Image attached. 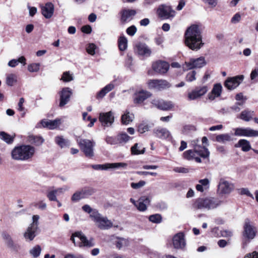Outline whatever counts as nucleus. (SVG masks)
<instances>
[{"label": "nucleus", "mask_w": 258, "mask_h": 258, "mask_svg": "<svg viewBox=\"0 0 258 258\" xmlns=\"http://www.w3.org/2000/svg\"><path fill=\"white\" fill-rule=\"evenodd\" d=\"M185 44L192 50L197 51L201 48L203 42L202 31L200 26L194 24L189 27L184 34Z\"/></svg>", "instance_id": "f257e3e1"}, {"label": "nucleus", "mask_w": 258, "mask_h": 258, "mask_svg": "<svg viewBox=\"0 0 258 258\" xmlns=\"http://www.w3.org/2000/svg\"><path fill=\"white\" fill-rule=\"evenodd\" d=\"M35 149L30 145H21L16 147L11 152L12 158L15 160L27 161L34 155Z\"/></svg>", "instance_id": "f03ea898"}, {"label": "nucleus", "mask_w": 258, "mask_h": 258, "mask_svg": "<svg viewBox=\"0 0 258 258\" xmlns=\"http://www.w3.org/2000/svg\"><path fill=\"white\" fill-rule=\"evenodd\" d=\"M221 204V201L213 198L199 199L193 204L195 210L206 209L210 210L216 208Z\"/></svg>", "instance_id": "7ed1b4c3"}, {"label": "nucleus", "mask_w": 258, "mask_h": 258, "mask_svg": "<svg viewBox=\"0 0 258 258\" xmlns=\"http://www.w3.org/2000/svg\"><path fill=\"white\" fill-rule=\"evenodd\" d=\"M76 141L86 156L89 158L94 156V147L95 146V142L93 140L82 139L79 137H77Z\"/></svg>", "instance_id": "20e7f679"}, {"label": "nucleus", "mask_w": 258, "mask_h": 258, "mask_svg": "<svg viewBox=\"0 0 258 258\" xmlns=\"http://www.w3.org/2000/svg\"><path fill=\"white\" fill-rule=\"evenodd\" d=\"M92 220L100 229L107 230L113 226L112 222L106 217L103 216L99 213L95 212L93 215H92Z\"/></svg>", "instance_id": "39448f33"}, {"label": "nucleus", "mask_w": 258, "mask_h": 258, "mask_svg": "<svg viewBox=\"0 0 258 258\" xmlns=\"http://www.w3.org/2000/svg\"><path fill=\"white\" fill-rule=\"evenodd\" d=\"M71 240L75 245L80 247L83 246L92 247L94 245L91 240L87 239L82 232H76L73 233L71 237Z\"/></svg>", "instance_id": "423d86ee"}, {"label": "nucleus", "mask_w": 258, "mask_h": 258, "mask_svg": "<svg viewBox=\"0 0 258 258\" xmlns=\"http://www.w3.org/2000/svg\"><path fill=\"white\" fill-rule=\"evenodd\" d=\"M157 14L162 19H172L175 17L176 12L170 6L162 4L158 8Z\"/></svg>", "instance_id": "0eeeda50"}, {"label": "nucleus", "mask_w": 258, "mask_h": 258, "mask_svg": "<svg viewBox=\"0 0 258 258\" xmlns=\"http://www.w3.org/2000/svg\"><path fill=\"white\" fill-rule=\"evenodd\" d=\"M256 229L255 227L252 225L250 220L246 219L243 225V231L242 236L245 241H249L253 239L256 236Z\"/></svg>", "instance_id": "6e6552de"}, {"label": "nucleus", "mask_w": 258, "mask_h": 258, "mask_svg": "<svg viewBox=\"0 0 258 258\" xmlns=\"http://www.w3.org/2000/svg\"><path fill=\"white\" fill-rule=\"evenodd\" d=\"M147 84L149 89L158 91L166 89L171 87L170 84L165 80H150Z\"/></svg>", "instance_id": "1a4fd4ad"}, {"label": "nucleus", "mask_w": 258, "mask_h": 258, "mask_svg": "<svg viewBox=\"0 0 258 258\" xmlns=\"http://www.w3.org/2000/svg\"><path fill=\"white\" fill-rule=\"evenodd\" d=\"M208 91L206 86L196 87L187 94V99L189 101L195 100L205 95Z\"/></svg>", "instance_id": "9d476101"}, {"label": "nucleus", "mask_w": 258, "mask_h": 258, "mask_svg": "<svg viewBox=\"0 0 258 258\" xmlns=\"http://www.w3.org/2000/svg\"><path fill=\"white\" fill-rule=\"evenodd\" d=\"M204 57L201 56L197 58H190L189 61L185 62V66L188 70L193 69H200L206 64Z\"/></svg>", "instance_id": "9b49d317"}, {"label": "nucleus", "mask_w": 258, "mask_h": 258, "mask_svg": "<svg viewBox=\"0 0 258 258\" xmlns=\"http://www.w3.org/2000/svg\"><path fill=\"white\" fill-rule=\"evenodd\" d=\"M234 135L239 137H257L258 131L250 127H238L234 129Z\"/></svg>", "instance_id": "f8f14e48"}, {"label": "nucleus", "mask_w": 258, "mask_h": 258, "mask_svg": "<svg viewBox=\"0 0 258 258\" xmlns=\"http://www.w3.org/2000/svg\"><path fill=\"white\" fill-rule=\"evenodd\" d=\"M99 120L103 126H110L114 121L113 113L111 111L107 112H101L99 114Z\"/></svg>", "instance_id": "ddd939ff"}, {"label": "nucleus", "mask_w": 258, "mask_h": 258, "mask_svg": "<svg viewBox=\"0 0 258 258\" xmlns=\"http://www.w3.org/2000/svg\"><path fill=\"white\" fill-rule=\"evenodd\" d=\"M243 78L244 77L243 75L228 78L225 82L224 86L228 90H233L239 85L242 82Z\"/></svg>", "instance_id": "4468645a"}, {"label": "nucleus", "mask_w": 258, "mask_h": 258, "mask_svg": "<svg viewBox=\"0 0 258 258\" xmlns=\"http://www.w3.org/2000/svg\"><path fill=\"white\" fill-rule=\"evenodd\" d=\"M72 94V90L70 88L66 87L62 89L59 93L60 100L59 106L60 107H63L70 101Z\"/></svg>", "instance_id": "2eb2a0df"}, {"label": "nucleus", "mask_w": 258, "mask_h": 258, "mask_svg": "<svg viewBox=\"0 0 258 258\" xmlns=\"http://www.w3.org/2000/svg\"><path fill=\"white\" fill-rule=\"evenodd\" d=\"M91 166L95 170H107L111 168H125L127 166V164L125 163H106L92 165Z\"/></svg>", "instance_id": "dca6fc26"}, {"label": "nucleus", "mask_w": 258, "mask_h": 258, "mask_svg": "<svg viewBox=\"0 0 258 258\" xmlns=\"http://www.w3.org/2000/svg\"><path fill=\"white\" fill-rule=\"evenodd\" d=\"M152 69L157 73L165 74L169 69V64L166 61L159 60L153 63Z\"/></svg>", "instance_id": "f3484780"}, {"label": "nucleus", "mask_w": 258, "mask_h": 258, "mask_svg": "<svg viewBox=\"0 0 258 258\" xmlns=\"http://www.w3.org/2000/svg\"><path fill=\"white\" fill-rule=\"evenodd\" d=\"M233 189V185L228 181L221 179H220L218 191L220 194L226 195L230 194Z\"/></svg>", "instance_id": "a211bd4d"}, {"label": "nucleus", "mask_w": 258, "mask_h": 258, "mask_svg": "<svg viewBox=\"0 0 258 258\" xmlns=\"http://www.w3.org/2000/svg\"><path fill=\"white\" fill-rule=\"evenodd\" d=\"M199 142L200 141L199 139H196L192 141V145L194 146L195 152L197 154L203 158H205L208 157L210 154L209 151L205 146L202 147L199 145L198 144Z\"/></svg>", "instance_id": "6ab92c4d"}, {"label": "nucleus", "mask_w": 258, "mask_h": 258, "mask_svg": "<svg viewBox=\"0 0 258 258\" xmlns=\"http://www.w3.org/2000/svg\"><path fill=\"white\" fill-rule=\"evenodd\" d=\"M172 243L176 249H183L186 245L184 236L183 233L179 232L175 234L172 239Z\"/></svg>", "instance_id": "aec40b11"}, {"label": "nucleus", "mask_w": 258, "mask_h": 258, "mask_svg": "<svg viewBox=\"0 0 258 258\" xmlns=\"http://www.w3.org/2000/svg\"><path fill=\"white\" fill-rule=\"evenodd\" d=\"M155 137L161 140H170L172 139L170 132L165 128H155L153 131Z\"/></svg>", "instance_id": "412c9836"}, {"label": "nucleus", "mask_w": 258, "mask_h": 258, "mask_svg": "<svg viewBox=\"0 0 258 258\" xmlns=\"http://www.w3.org/2000/svg\"><path fill=\"white\" fill-rule=\"evenodd\" d=\"M42 15L46 19L51 18L54 13V7L53 4L51 2L47 3L45 5H40Z\"/></svg>", "instance_id": "4be33fe9"}, {"label": "nucleus", "mask_w": 258, "mask_h": 258, "mask_svg": "<svg viewBox=\"0 0 258 258\" xmlns=\"http://www.w3.org/2000/svg\"><path fill=\"white\" fill-rule=\"evenodd\" d=\"M152 104L158 108L164 110H169L173 106L171 102L158 99H153L152 101Z\"/></svg>", "instance_id": "5701e85b"}, {"label": "nucleus", "mask_w": 258, "mask_h": 258, "mask_svg": "<svg viewBox=\"0 0 258 258\" xmlns=\"http://www.w3.org/2000/svg\"><path fill=\"white\" fill-rule=\"evenodd\" d=\"M151 96V94L148 91L144 90L139 91L134 95V102L135 104H141Z\"/></svg>", "instance_id": "b1692460"}, {"label": "nucleus", "mask_w": 258, "mask_h": 258, "mask_svg": "<svg viewBox=\"0 0 258 258\" xmlns=\"http://www.w3.org/2000/svg\"><path fill=\"white\" fill-rule=\"evenodd\" d=\"M136 11L133 9H124L121 12L120 20L123 23L130 21L136 14Z\"/></svg>", "instance_id": "393cba45"}, {"label": "nucleus", "mask_w": 258, "mask_h": 258, "mask_svg": "<svg viewBox=\"0 0 258 258\" xmlns=\"http://www.w3.org/2000/svg\"><path fill=\"white\" fill-rule=\"evenodd\" d=\"M2 236L7 246L14 251H17V245L15 243L11 236L6 232L2 233Z\"/></svg>", "instance_id": "a878e982"}, {"label": "nucleus", "mask_w": 258, "mask_h": 258, "mask_svg": "<svg viewBox=\"0 0 258 258\" xmlns=\"http://www.w3.org/2000/svg\"><path fill=\"white\" fill-rule=\"evenodd\" d=\"M38 229L36 227L29 226L26 231L24 232L23 236L26 241H32L37 234Z\"/></svg>", "instance_id": "bb28decb"}, {"label": "nucleus", "mask_w": 258, "mask_h": 258, "mask_svg": "<svg viewBox=\"0 0 258 258\" xmlns=\"http://www.w3.org/2000/svg\"><path fill=\"white\" fill-rule=\"evenodd\" d=\"M41 124L44 127L48 128L49 130H53L60 124V120L59 119L53 120L44 119L41 120Z\"/></svg>", "instance_id": "cd10ccee"}, {"label": "nucleus", "mask_w": 258, "mask_h": 258, "mask_svg": "<svg viewBox=\"0 0 258 258\" xmlns=\"http://www.w3.org/2000/svg\"><path fill=\"white\" fill-rule=\"evenodd\" d=\"M136 49L139 54L149 56L151 53L150 49L144 43H139L136 45Z\"/></svg>", "instance_id": "c85d7f7f"}, {"label": "nucleus", "mask_w": 258, "mask_h": 258, "mask_svg": "<svg viewBox=\"0 0 258 258\" xmlns=\"http://www.w3.org/2000/svg\"><path fill=\"white\" fill-rule=\"evenodd\" d=\"M222 87L220 84H216L214 86V87L211 91V93L209 94V99L211 100H213L215 98L219 97L222 92Z\"/></svg>", "instance_id": "c756f323"}, {"label": "nucleus", "mask_w": 258, "mask_h": 258, "mask_svg": "<svg viewBox=\"0 0 258 258\" xmlns=\"http://www.w3.org/2000/svg\"><path fill=\"white\" fill-rule=\"evenodd\" d=\"M150 203V200L147 197H142L139 199L138 204L136 205L137 209L141 212H144L147 210V205Z\"/></svg>", "instance_id": "7c9ffc66"}, {"label": "nucleus", "mask_w": 258, "mask_h": 258, "mask_svg": "<svg viewBox=\"0 0 258 258\" xmlns=\"http://www.w3.org/2000/svg\"><path fill=\"white\" fill-rule=\"evenodd\" d=\"M235 147L236 148H241L243 152H247L251 149V146L249 142L245 139H240L238 143L235 144Z\"/></svg>", "instance_id": "2f4dec72"}, {"label": "nucleus", "mask_w": 258, "mask_h": 258, "mask_svg": "<svg viewBox=\"0 0 258 258\" xmlns=\"http://www.w3.org/2000/svg\"><path fill=\"white\" fill-rule=\"evenodd\" d=\"M134 118V114L131 113L128 111L126 110L124 113L121 115V122L123 124H128L133 121Z\"/></svg>", "instance_id": "473e14b6"}, {"label": "nucleus", "mask_w": 258, "mask_h": 258, "mask_svg": "<svg viewBox=\"0 0 258 258\" xmlns=\"http://www.w3.org/2000/svg\"><path fill=\"white\" fill-rule=\"evenodd\" d=\"M28 140L31 144L36 146H40L44 142V139L39 136L30 135L28 137Z\"/></svg>", "instance_id": "72a5a7b5"}, {"label": "nucleus", "mask_w": 258, "mask_h": 258, "mask_svg": "<svg viewBox=\"0 0 258 258\" xmlns=\"http://www.w3.org/2000/svg\"><path fill=\"white\" fill-rule=\"evenodd\" d=\"M55 142L61 148L68 147L70 142L68 139H64L62 136H57L55 138Z\"/></svg>", "instance_id": "f704fd0d"}, {"label": "nucleus", "mask_w": 258, "mask_h": 258, "mask_svg": "<svg viewBox=\"0 0 258 258\" xmlns=\"http://www.w3.org/2000/svg\"><path fill=\"white\" fill-rule=\"evenodd\" d=\"M131 150L132 155H139L144 153L145 148L142 147V146L138 143H136L132 147Z\"/></svg>", "instance_id": "c9c22d12"}, {"label": "nucleus", "mask_w": 258, "mask_h": 258, "mask_svg": "<svg viewBox=\"0 0 258 258\" xmlns=\"http://www.w3.org/2000/svg\"><path fill=\"white\" fill-rule=\"evenodd\" d=\"M153 126V124H149L146 122H143L139 125L138 131L140 134H144L145 132L149 131L150 128Z\"/></svg>", "instance_id": "e433bc0d"}, {"label": "nucleus", "mask_w": 258, "mask_h": 258, "mask_svg": "<svg viewBox=\"0 0 258 258\" xmlns=\"http://www.w3.org/2000/svg\"><path fill=\"white\" fill-rule=\"evenodd\" d=\"M117 140L118 144H124L130 141L132 138L128 136L126 133H121L117 136Z\"/></svg>", "instance_id": "4c0bfd02"}, {"label": "nucleus", "mask_w": 258, "mask_h": 258, "mask_svg": "<svg viewBox=\"0 0 258 258\" xmlns=\"http://www.w3.org/2000/svg\"><path fill=\"white\" fill-rule=\"evenodd\" d=\"M216 140L218 142L225 143L232 140L231 137L228 134H223L217 136Z\"/></svg>", "instance_id": "58836bf2"}, {"label": "nucleus", "mask_w": 258, "mask_h": 258, "mask_svg": "<svg viewBox=\"0 0 258 258\" xmlns=\"http://www.w3.org/2000/svg\"><path fill=\"white\" fill-rule=\"evenodd\" d=\"M41 248L40 245H36L29 250V253L34 257H38L41 252Z\"/></svg>", "instance_id": "ea45409f"}, {"label": "nucleus", "mask_w": 258, "mask_h": 258, "mask_svg": "<svg viewBox=\"0 0 258 258\" xmlns=\"http://www.w3.org/2000/svg\"><path fill=\"white\" fill-rule=\"evenodd\" d=\"M17 81V77L14 74H10L7 75L6 78V84L9 86H12Z\"/></svg>", "instance_id": "a19ab883"}, {"label": "nucleus", "mask_w": 258, "mask_h": 258, "mask_svg": "<svg viewBox=\"0 0 258 258\" xmlns=\"http://www.w3.org/2000/svg\"><path fill=\"white\" fill-rule=\"evenodd\" d=\"M253 113V111L244 110L241 112L239 117L244 121H248L252 118Z\"/></svg>", "instance_id": "79ce46f5"}, {"label": "nucleus", "mask_w": 258, "mask_h": 258, "mask_svg": "<svg viewBox=\"0 0 258 258\" xmlns=\"http://www.w3.org/2000/svg\"><path fill=\"white\" fill-rule=\"evenodd\" d=\"M85 197L81 189L76 191L74 194L72 195L71 197V200L73 202H77L79 201L80 200L85 199Z\"/></svg>", "instance_id": "37998d69"}, {"label": "nucleus", "mask_w": 258, "mask_h": 258, "mask_svg": "<svg viewBox=\"0 0 258 258\" xmlns=\"http://www.w3.org/2000/svg\"><path fill=\"white\" fill-rule=\"evenodd\" d=\"M0 139L8 144L12 143L14 140L13 137L4 132H0Z\"/></svg>", "instance_id": "c03bdc74"}, {"label": "nucleus", "mask_w": 258, "mask_h": 258, "mask_svg": "<svg viewBox=\"0 0 258 258\" xmlns=\"http://www.w3.org/2000/svg\"><path fill=\"white\" fill-rule=\"evenodd\" d=\"M115 245L118 249H120L124 246L128 245V241L123 238H117L115 241Z\"/></svg>", "instance_id": "a18cd8bd"}, {"label": "nucleus", "mask_w": 258, "mask_h": 258, "mask_svg": "<svg viewBox=\"0 0 258 258\" xmlns=\"http://www.w3.org/2000/svg\"><path fill=\"white\" fill-rule=\"evenodd\" d=\"M127 40L125 37H120L118 40V47L121 51H123L127 48Z\"/></svg>", "instance_id": "49530a36"}, {"label": "nucleus", "mask_w": 258, "mask_h": 258, "mask_svg": "<svg viewBox=\"0 0 258 258\" xmlns=\"http://www.w3.org/2000/svg\"><path fill=\"white\" fill-rule=\"evenodd\" d=\"M197 153L195 150H189L184 152L183 154L184 159L187 160H191L194 159L195 157V154Z\"/></svg>", "instance_id": "de8ad7c7"}, {"label": "nucleus", "mask_w": 258, "mask_h": 258, "mask_svg": "<svg viewBox=\"0 0 258 258\" xmlns=\"http://www.w3.org/2000/svg\"><path fill=\"white\" fill-rule=\"evenodd\" d=\"M85 198L92 195L95 191V189L92 187H85L81 189Z\"/></svg>", "instance_id": "09e8293b"}, {"label": "nucleus", "mask_w": 258, "mask_h": 258, "mask_svg": "<svg viewBox=\"0 0 258 258\" xmlns=\"http://www.w3.org/2000/svg\"><path fill=\"white\" fill-rule=\"evenodd\" d=\"M242 105L240 103H237L234 105L231 106L230 108L222 109V111L223 113H229L230 112V110H231L234 112H237L240 110V108L239 107L238 105Z\"/></svg>", "instance_id": "8fccbe9b"}, {"label": "nucleus", "mask_w": 258, "mask_h": 258, "mask_svg": "<svg viewBox=\"0 0 258 258\" xmlns=\"http://www.w3.org/2000/svg\"><path fill=\"white\" fill-rule=\"evenodd\" d=\"M82 209L85 212H87L89 214H90V217L92 220V215H93V214L95 212L99 213L98 211L96 209H93L91 208V207L88 205H85L82 207Z\"/></svg>", "instance_id": "3c124183"}, {"label": "nucleus", "mask_w": 258, "mask_h": 258, "mask_svg": "<svg viewBox=\"0 0 258 258\" xmlns=\"http://www.w3.org/2000/svg\"><path fill=\"white\" fill-rule=\"evenodd\" d=\"M40 69V63H33L28 66V70L31 73L37 72Z\"/></svg>", "instance_id": "603ef678"}, {"label": "nucleus", "mask_w": 258, "mask_h": 258, "mask_svg": "<svg viewBox=\"0 0 258 258\" xmlns=\"http://www.w3.org/2000/svg\"><path fill=\"white\" fill-rule=\"evenodd\" d=\"M63 82H68L73 80L74 78L72 74L69 72H65L63 73L61 79Z\"/></svg>", "instance_id": "864d4df0"}, {"label": "nucleus", "mask_w": 258, "mask_h": 258, "mask_svg": "<svg viewBox=\"0 0 258 258\" xmlns=\"http://www.w3.org/2000/svg\"><path fill=\"white\" fill-rule=\"evenodd\" d=\"M149 220L155 223H159L161 222L162 217L159 214H155L151 215L149 218Z\"/></svg>", "instance_id": "5fc2aeb1"}, {"label": "nucleus", "mask_w": 258, "mask_h": 258, "mask_svg": "<svg viewBox=\"0 0 258 258\" xmlns=\"http://www.w3.org/2000/svg\"><path fill=\"white\" fill-rule=\"evenodd\" d=\"M196 72L195 71H192L188 73L186 76V80L189 82L196 80Z\"/></svg>", "instance_id": "6e6d98bb"}, {"label": "nucleus", "mask_w": 258, "mask_h": 258, "mask_svg": "<svg viewBox=\"0 0 258 258\" xmlns=\"http://www.w3.org/2000/svg\"><path fill=\"white\" fill-rule=\"evenodd\" d=\"M56 191L54 190L49 191L47 195V197L51 201H57Z\"/></svg>", "instance_id": "4d7b16f0"}, {"label": "nucleus", "mask_w": 258, "mask_h": 258, "mask_svg": "<svg viewBox=\"0 0 258 258\" xmlns=\"http://www.w3.org/2000/svg\"><path fill=\"white\" fill-rule=\"evenodd\" d=\"M96 45L93 43H90L86 48L87 52L91 54L94 55L95 53Z\"/></svg>", "instance_id": "13d9d810"}, {"label": "nucleus", "mask_w": 258, "mask_h": 258, "mask_svg": "<svg viewBox=\"0 0 258 258\" xmlns=\"http://www.w3.org/2000/svg\"><path fill=\"white\" fill-rule=\"evenodd\" d=\"M105 141L108 144L110 145H116L118 144L117 137H106L105 139Z\"/></svg>", "instance_id": "bf43d9fd"}, {"label": "nucleus", "mask_w": 258, "mask_h": 258, "mask_svg": "<svg viewBox=\"0 0 258 258\" xmlns=\"http://www.w3.org/2000/svg\"><path fill=\"white\" fill-rule=\"evenodd\" d=\"M146 184V182L144 180H141L138 183L132 182L131 184V187L134 189H138L144 186Z\"/></svg>", "instance_id": "052dcab7"}, {"label": "nucleus", "mask_w": 258, "mask_h": 258, "mask_svg": "<svg viewBox=\"0 0 258 258\" xmlns=\"http://www.w3.org/2000/svg\"><path fill=\"white\" fill-rule=\"evenodd\" d=\"M137 31L136 27L134 25H132L127 28L126 32L128 35L133 36L136 34Z\"/></svg>", "instance_id": "680f3d73"}, {"label": "nucleus", "mask_w": 258, "mask_h": 258, "mask_svg": "<svg viewBox=\"0 0 258 258\" xmlns=\"http://www.w3.org/2000/svg\"><path fill=\"white\" fill-rule=\"evenodd\" d=\"M39 216L36 215L32 217L33 222L30 225L38 229V220Z\"/></svg>", "instance_id": "e2e57ef3"}, {"label": "nucleus", "mask_w": 258, "mask_h": 258, "mask_svg": "<svg viewBox=\"0 0 258 258\" xmlns=\"http://www.w3.org/2000/svg\"><path fill=\"white\" fill-rule=\"evenodd\" d=\"M240 194L242 195H246L253 199V195L250 192L248 189L247 188H242L240 189Z\"/></svg>", "instance_id": "0e129e2a"}, {"label": "nucleus", "mask_w": 258, "mask_h": 258, "mask_svg": "<svg viewBox=\"0 0 258 258\" xmlns=\"http://www.w3.org/2000/svg\"><path fill=\"white\" fill-rule=\"evenodd\" d=\"M241 16L239 13L235 14L231 18V22L232 24H236L240 22Z\"/></svg>", "instance_id": "69168bd1"}, {"label": "nucleus", "mask_w": 258, "mask_h": 258, "mask_svg": "<svg viewBox=\"0 0 258 258\" xmlns=\"http://www.w3.org/2000/svg\"><path fill=\"white\" fill-rule=\"evenodd\" d=\"M204 3L210 6L211 8L215 7L218 3V0H202Z\"/></svg>", "instance_id": "338daca9"}, {"label": "nucleus", "mask_w": 258, "mask_h": 258, "mask_svg": "<svg viewBox=\"0 0 258 258\" xmlns=\"http://www.w3.org/2000/svg\"><path fill=\"white\" fill-rule=\"evenodd\" d=\"M25 100L24 98L22 97L20 98L18 104V110L19 111H23L25 110V108L23 106V104L24 103Z\"/></svg>", "instance_id": "774afa93"}]
</instances>
